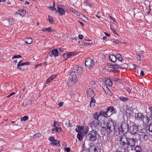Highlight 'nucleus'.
Listing matches in <instances>:
<instances>
[{
  "label": "nucleus",
  "instance_id": "obj_1",
  "mask_svg": "<svg viewBox=\"0 0 152 152\" xmlns=\"http://www.w3.org/2000/svg\"><path fill=\"white\" fill-rule=\"evenodd\" d=\"M120 145L123 147L125 152H129L130 148L131 150L134 148L135 143L137 141L136 138H128L125 134H124L120 137L119 140Z\"/></svg>",
  "mask_w": 152,
  "mask_h": 152
},
{
  "label": "nucleus",
  "instance_id": "obj_2",
  "mask_svg": "<svg viewBox=\"0 0 152 152\" xmlns=\"http://www.w3.org/2000/svg\"><path fill=\"white\" fill-rule=\"evenodd\" d=\"M104 125L103 128H107V132L109 133H112L114 129L115 126L113 122L111 120H109L107 123H103Z\"/></svg>",
  "mask_w": 152,
  "mask_h": 152
},
{
  "label": "nucleus",
  "instance_id": "obj_3",
  "mask_svg": "<svg viewBox=\"0 0 152 152\" xmlns=\"http://www.w3.org/2000/svg\"><path fill=\"white\" fill-rule=\"evenodd\" d=\"M70 75L71 78L67 80V84L69 86L73 85L77 81V77L75 71L71 72Z\"/></svg>",
  "mask_w": 152,
  "mask_h": 152
},
{
  "label": "nucleus",
  "instance_id": "obj_4",
  "mask_svg": "<svg viewBox=\"0 0 152 152\" xmlns=\"http://www.w3.org/2000/svg\"><path fill=\"white\" fill-rule=\"evenodd\" d=\"M97 134L96 131L94 130L90 131L88 135L89 140L92 141L96 140L97 138Z\"/></svg>",
  "mask_w": 152,
  "mask_h": 152
},
{
  "label": "nucleus",
  "instance_id": "obj_5",
  "mask_svg": "<svg viewBox=\"0 0 152 152\" xmlns=\"http://www.w3.org/2000/svg\"><path fill=\"white\" fill-rule=\"evenodd\" d=\"M93 60L90 58H86L85 61V65L88 68H91L94 64Z\"/></svg>",
  "mask_w": 152,
  "mask_h": 152
},
{
  "label": "nucleus",
  "instance_id": "obj_6",
  "mask_svg": "<svg viewBox=\"0 0 152 152\" xmlns=\"http://www.w3.org/2000/svg\"><path fill=\"white\" fill-rule=\"evenodd\" d=\"M139 135L140 136V138H143L145 140L146 137H147V132L146 130H142L139 132ZM146 139H147V137Z\"/></svg>",
  "mask_w": 152,
  "mask_h": 152
},
{
  "label": "nucleus",
  "instance_id": "obj_7",
  "mask_svg": "<svg viewBox=\"0 0 152 152\" xmlns=\"http://www.w3.org/2000/svg\"><path fill=\"white\" fill-rule=\"evenodd\" d=\"M138 126H130L129 130L130 133L132 134H135L138 131Z\"/></svg>",
  "mask_w": 152,
  "mask_h": 152
},
{
  "label": "nucleus",
  "instance_id": "obj_8",
  "mask_svg": "<svg viewBox=\"0 0 152 152\" xmlns=\"http://www.w3.org/2000/svg\"><path fill=\"white\" fill-rule=\"evenodd\" d=\"M121 128L123 132H126L129 130V125L126 123H124L121 126Z\"/></svg>",
  "mask_w": 152,
  "mask_h": 152
},
{
  "label": "nucleus",
  "instance_id": "obj_9",
  "mask_svg": "<svg viewBox=\"0 0 152 152\" xmlns=\"http://www.w3.org/2000/svg\"><path fill=\"white\" fill-rule=\"evenodd\" d=\"M100 122L99 120H94L91 123V126L92 129H94L96 127Z\"/></svg>",
  "mask_w": 152,
  "mask_h": 152
},
{
  "label": "nucleus",
  "instance_id": "obj_10",
  "mask_svg": "<svg viewBox=\"0 0 152 152\" xmlns=\"http://www.w3.org/2000/svg\"><path fill=\"white\" fill-rule=\"evenodd\" d=\"M87 96L91 98H93L95 95V94L94 91L91 88H89L87 90Z\"/></svg>",
  "mask_w": 152,
  "mask_h": 152
},
{
  "label": "nucleus",
  "instance_id": "obj_11",
  "mask_svg": "<svg viewBox=\"0 0 152 152\" xmlns=\"http://www.w3.org/2000/svg\"><path fill=\"white\" fill-rule=\"evenodd\" d=\"M57 77V75H52L50 76L46 80V83L48 84L52 82Z\"/></svg>",
  "mask_w": 152,
  "mask_h": 152
},
{
  "label": "nucleus",
  "instance_id": "obj_12",
  "mask_svg": "<svg viewBox=\"0 0 152 152\" xmlns=\"http://www.w3.org/2000/svg\"><path fill=\"white\" fill-rule=\"evenodd\" d=\"M144 115L143 114L141 113H138L137 114V117L136 118V119L139 121H142L144 118Z\"/></svg>",
  "mask_w": 152,
  "mask_h": 152
},
{
  "label": "nucleus",
  "instance_id": "obj_13",
  "mask_svg": "<svg viewBox=\"0 0 152 152\" xmlns=\"http://www.w3.org/2000/svg\"><path fill=\"white\" fill-rule=\"evenodd\" d=\"M125 65H126V66H124V67H121L120 65H118V64H114L113 65H112L111 66V67L112 68H114L115 69H118V68H121L122 69H125L126 68V64H125Z\"/></svg>",
  "mask_w": 152,
  "mask_h": 152
},
{
  "label": "nucleus",
  "instance_id": "obj_14",
  "mask_svg": "<svg viewBox=\"0 0 152 152\" xmlns=\"http://www.w3.org/2000/svg\"><path fill=\"white\" fill-rule=\"evenodd\" d=\"M57 12H59V15H62L65 13V11L60 7H58L57 8Z\"/></svg>",
  "mask_w": 152,
  "mask_h": 152
},
{
  "label": "nucleus",
  "instance_id": "obj_15",
  "mask_svg": "<svg viewBox=\"0 0 152 152\" xmlns=\"http://www.w3.org/2000/svg\"><path fill=\"white\" fill-rule=\"evenodd\" d=\"M74 69L77 71L78 73H81L83 72V70L81 67L76 66H74Z\"/></svg>",
  "mask_w": 152,
  "mask_h": 152
},
{
  "label": "nucleus",
  "instance_id": "obj_16",
  "mask_svg": "<svg viewBox=\"0 0 152 152\" xmlns=\"http://www.w3.org/2000/svg\"><path fill=\"white\" fill-rule=\"evenodd\" d=\"M100 117V114L98 112H96L93 115V119L96 120H99V118Z\"/></svg>",
  "mask_w": 152,
  "mask_h": 152
},
{
  "label": "nucleus",
  "instance_id": "obj_17",
  "mask_svg": "<svg viewBox=\"0 0 152 152\" xmlns=\"http://www.w3.org/2000/svg\"><path fill=\"white\" fill-rule=\"evenodd\" d=\"M109 58L110 60L113 62H115L116 61L115 56L113 55H110L109 56Z\"/></svg>",
  "mask_w": 152,
  "mask_h": 152
},
{
  "label": "nucleus",
  "instance_id": "obj_18",
  "mask_svg": "<svg viewBox=\"0 0 152 152\" xmlns=\"http://www.w3.org/2000/svg\"><path fill=\"white\" fill-rule=\"evenodd\" d=\"M24 41L26 43L31 44L33 42V39L31 38H27L24 39Z\"/></svg>",
  "mask_w": 152,
  "mask_h": 152
},
{
  "label": "nucleus",
  "instance_id": "obj_19",
  "mask_svg": "<svg viewBox=\"0 0 152 152\" xmlns=\"http://www.w3.org/2000/svg\"><path fill=\"white\" fill-rule=\"evenodd\" d=\"M132 112L131 108L128 106L126 107V114L130 115Z\"/></svg>",
  "mask_w": 152,
  "mask_h": 152
},
{
  "label": "nucleus",
  "instance_id": "obj_20",
  "mask_svg": "<svg viewBox=\"0 0 152 152\" xmlns=\"http://www.w3.org/2000/svg\"><path fill=\"white\" fill-rule=\"evenodd\" d=\"M58 51L57 49H55L53 50H52L51 53L55 57L57 56L58 55Z\"/></svg>",
  "mask_w": 152,
  "mask_h": 152
},
{
  "label": "nucleus",
  "instance_id": "obj_21",
  "mask_svg": "<svg viewBox=\"0 0 152 152\" xmlns=\"http://www.w3.org/2000/svg\"><path fill=\"white\" fill-rule=\"evenodd\" d=\"M77 128H76L75 129V131L77 132H81L83 129V127L82 126H77Z\"/></svg>",
  "mask_w": 152,
  "mask_h": 152
},
{
  "label": "nucleus",
  "instance_id": "obj_22",
  "mask_svg": "<svg viewBox=\"0 0 152 152\" xmlns=\"http://www.w3.org/2000/svg\"><path fill=\"white\" fill-rule=\"evenodd\" d=\"M42 31H47L48 32H52L54 31V30L51 28V27H49L47 28H45L44 29L42 30Z\"/></svg>",
  "mask_w": 152,
  "mask_h": 152
},
{
  "label": "nucleus",
  "instance_id": "obj_23",
  "mask_svg": "<svg viewBox=\"0 0 152 152\" xmlns=\"http://www.w3.org/2000/svg\"><path fill=\"white\" fill-rule=\"evenodd\" d=\"M77 137L78 139L81 141L82 140L83 137V134L81 132H78L77 135Z\"/></svg>",
  "mask_w": 152,
  "mask_h": 152
},
{
  "label": "nucleus",
  "instance_id": "obj_24",
  "mask_svg": "<svg viewBox=\"0 0 152 152\" xmlns=\"http://www.w3.org/2000/svg\"><path fill=\"white\" fill-rule=\"evenodd\" d=\"M23 61L22 60H20L18 63V69H19L20 70H24V69H22L21 68V67H20L21 66H23L22 65V64H23V63H22Z\"/></svg>",
  "mask_w": 152,
  "mask_h": 152
},
{
  "label": "nucleus",
  "instance_id": "obj_25",
  "mask_svg": "<svg viewBox=\"0 0 152 152\" xmlns=\"http://www.w3.org/2000/svg\"><path fill=\"white\" fill-rule=\"evenodd\" d=\"M51 144H53L56 146H59L60 145L59 141L57 140H55L52 142Z\"/></svg>",
  "mask_w": 152,
  "mask_h": 152
},
{
  "label": "nucleus",
  "instance_id": "obj_26",
  "mask_svg": "<svg viewBox=\"0 0 152 152\" xmlns=\"http://www.w3.org/2000/svg\"><path fill=\"white\" fill-rule=\"evenodd\" d=\"M114 110V108L113 107H109L107 109V113H110L112 112Z\"/></svg>",
  "mask_w": 152,
  "mask_h": 152
},
{
  "label": "nucleus",
  "instance_id": "obj_27",
  "mask_svg": "<svg viewBox=\"0 0 152 152\" xmlns=\"http://www.w3.org/2000/svg\"><path fill=\"white\" fill-rule=\"evenodd\" d=\"M134 148L136 152H141L142 149L140 146L138 145Z\"/></svg>",
  "mask_w": 152,
  "mask_h": 152
},
{
  "label": "nucleus",
  "instance_id": "obj_28",
  "mask_svg": "<svg viewBox=\"0 0 152 152\" xmlns=\"http://www.w3.org/2000/svg\"><path fill=\"white\" fill-rule=\"evenodd\" d=\"M116 58L118 59L120 61H122L123 60L122 57L121 55L120 54H117L115 56Z\"/></svg>",
  "mask_w": 152,
  "mask_h": 152
},
{
  "label": "nucleus",
  "instance_id": "obj_29",
  "mask_svg": "<svg viewBox=\"0 0 152 152\" xmlns=\"http://www.w3.org/2000/svg\"><path fill=\"white\" fill-rule=\"evenodd\" d=\"M113 132L115 134L119 133L120 132L119 129L117 127L115 126L114 127V129L113 130Z\"/></svg>",
  "mask_w": 152,
  "mask_h": 152
},
{
  "label": "nucleus",
  "instance_id": "obj_30",
  "mask_svg": "<svg viewBox=\"0 0 152 152\" xmlns=\"http://www.w3.org/2000/svg\"><path fill=\"white\" fill-rule=\"evenodd\" d=\"M95 102V101L94 99L93 98H91V100L90 103V106L91 107L94 106Z\"/></svg>",
  "mask_w": 152,
  "mask_h": 152
},
{
  "label": "nucleus",
  "instance_id": "obj_31",
  "mask_svg": "<svg viewBox=\"0 0 152 152\" xmlns=\"http://www.w3.org/2000/svg\"><path fill=\"white\" fill-rule=\"evenodd\" d=\"M42 136V134L40 133H37L35 134L33 137L34 139L38 138Z\"/></svg>",
  "mask_w": 152,
  "mask_h": 152
},
{
  "label": "nucleus",
  "instance_id": "obj_32",
  "mask_svg": "<svg viewBox=\"0 0 152 152\" xmlns=\"http://www.w3.org/2000/svg\"><path fill=\"white\" fill-rule=\"evenodd\" d=\"M119 99L121 100L123 102H125L128 100L129 99L128 98L125 97H123L121 96L119 98Z\"/></svg>",
  "mask_w": 152,
  "mask_h": 152
},
{
  "label": "nucleus",
  "instance_id": "obj_33",
  "mask_svg": "<svg viewBox=\"0 0 152 152\" xmlns=\"http://www.w3.org/2000/svg\"><path fill=\"white\" fill-rule=\"evenodd\" d=\"M72 11L73 13L77 16H80L81 14L80 12H78L77 11L74 9H72Z\"/></svg>",
  "mask_w": 152,
  "mask_h": 152
},
{
  "label": "nucleus",
  "instance_id": "obj_34",
  "mask_svg": "<svg viewBox=\"0 0 152 152\" xmlns=\"http://www.w3.org/2000/svg\"><path fill=\"white\" fill-rule=\"evenodd\" d=\"M28 117L27 116H25L23 117H21L20 118V120L21 121H25L28 120Z\"/></svg>",
  "mask_w": 152,
  "mask_h": 152
},
{
  "label": "nucleus",
  "instance_id": "obj_35",
  "mask_svg": "<svg viewBox=\"0 0 152 152\" xmlns=\"http://www.w3.org/2000/svg\"><path fill=\"white\" fill-rule=\"evenodd\" d=\"M95 82L94 81H91L90 83V85H91V87H94L95 86Z\"/></svg>",
  "mask_w": 152,
  "mask_h": 152
},
{
  "label": "nucleus",
  "instance_id": "obj_36",
  "mask_svg": "<svg viewBox=\"0 0 152 152\" xmlns=\"http://www.w3.org/2000/svg\"><path fill=\"white\" fill-rule=\"evenodd\" d=\"M48 18L49 23H50L52 24L53 23V21L52 17L51 16H50V15H48Z\"/></svg>",
  "mask_w": 152,
  "mask_h": 152
},
{
  "label": "nucleus",
  "instance_id": "obj_37",
  "mask_svg": "<svg viewBox=\"0 0 152 152\" xmlns=\"http://www.w3.org/2000/svg\"><path fill=\"white\" fill-rule=\"evenodd\" d=\"M148 130L149 132H152V123L148 125Z\"/></svg>",
  "mask_w": 152,
  "mask_h": 152
},
{
  "label": "nucleus",
  "instance_id": "obj_38",
  "mask_svg": "<svg viewBox=\"0 0 152 152\" xmlns=\"http://www.w3.org/2000/svg\"><path fill=\"white\" fill-rule=\"evenodd\" d=\"M68 57H70L69 56H73L75 55V54L74 53V52H70L68 53L67 55Z\"/></svg>",
  "mask_w": 152,
  "mask_h": 152
},
{
  "label": "nucleus",
  "instance_id": "obj_39",
  "mask_svg": "<svg viewBox=\"0 0 152 152\" xmlns=\"http://www.w3.org/2000/svg\"><path fill=\"white\" fill-rule=\"evenodd\" d=\"M82 44L85 46L91 45L93 44V43H87L84 42H82Z\"/></svg>",
  "mask_w": 152,
  "mask_h": 152
},
{
  "label": "nucleus",
  "instance_id": "obj_40",
  "mask_svg": "<svg viewBox=\"0 0 152 152\" xmlns=\"http://www.w3.org/2000/svg\"><path fill=\"white\" fill-rule=\"evenodd\" d=\"M21 13L20 15L22 16H23L25 14L26 11L23 9H22L21 10Z\"/></svg>",
  "mask_w": 152,
  "mask_h": 152
},
{
  "label": "nucleus",
  "instance_id": "obj_41",
  "mask_svg": "<svg viewBox=\"0 0 152 152\" xmlns=\"http://www.w3.org/2000/svg\"><path fill=\"white\" fill-rule=\"evenodd\" d=\"M142 58V55L140 54H139L138 55V57H137V59L138 61H140L141 60Z\"/></svg>",
  "mask_w": 152,
  "mask_h": 152
},
{
  "label": "nucleus",
  "instance_id": "obj_42",
  "mask_svg": "<svg viewBox=\"0 0 152 152\" xmlns=\"http://www.w3.org/2000/svg\"><path fill=\"white\" fill-rule=\"evenodd\" d=\"M48 8L50 10H52V11H55L56 10V9L54 7H51L50 6L49 7H48Z\"/></svg>",
  "mask_w": 152,
  "mask_h": 152
},
{
  "label": "nucleus",
  "instance_id": "obj_43",
  "mask_svg": "<svg viewBox=\"0 0 152 152\" xmlns=\"http://www.w3.org/2000/svg\"><path fill=\"white\" fill-rule=\"evenodd\" d=\"M22 56L20 55H15L12 57V59H14L15 58H21Z\"/></svg>",
  "mask_w": 152,
  "mask_h": 152
},
{
  "label": "nucleus",
  "instance_id": "obj_44",
  "mask_svg": "<svg viewBox=\"0 0 152 152\" xmlns=\"http://www.w3.org/2000/svg\"><path fill=\"white\" fill-rule=\"evenodd\" d=\"M8 21H9L10 24H12L13 23V21L12 19H9Z\"/></svg>",
  "mask_w": 152,
  "mask_h": 152
},
{
  "label": "nucleus",
  "instance_id": "obj_45",
  "mask_svg": "<svg viewBox=\"0 0 152 152\" xmlns=\"http://www.w3.org/2000/svg\"><path fill=\"white\" fill-rule=\"evenodd\" d=\"M48 140L51 141L52 142H53L54 140H55L54 138L53 137H49Z\"/></svg>",
  "mask_w": 152,
  "mask_h": 152
},
{
  "label": "nucleus",
  "instance_id": "obj_46",
  "mask_svg": "<svg viewBox=\"0 0 152 152\" xmlns=\"http://www.w3.org/2000/svg\"><path fill=\"white\" fill-rule=\"evenodd\" d=\"M61 129L60 128H56V131L57 132H61Z\"/></svg>",
  "mask_w": 152,
  "mask_h": 152
},
{
  "label": "nucleus",
  "instance_id": "obj_47",
  "mask_svg": "<svg viewBox=\"0 0 152 152\" xmlns=\"http://www.w3.org/2000/svg\"><path fill=\"white\" fill-rule=\"evenodd\" d=\"M30 63L29 62H24L23 63V64H22V65L23 66L25 65H28Z\"/></svg>",
  "mask_w": 152,
  "mask_h": 152
},
{
  "label": "nucleus",
  "instance_id": "obj_48",
  "mask_svg": "<svg viewBox=\"0 0 152 152\" xmlns=\"http://www.w3.org/2000/svg\"><path fill=\"white\" fill-rule=\"evenodd\" d=\"M109 82L108 83V84L110 86H112L113 85V82L112 81H110V80H109Z\"/></svg>",
  "mask_w": 152,
  "mask_h": 152
},
{
  "label": "nucleus",
  "instance_id": "obj_49",
  "mask_svg": "<svg viewBox=\"0 0 152 152\" xmlns=\"http://www.w3.org/2000/svg\"><path fill=\"white\" fill-rule=\"evenodd\" d=\"M15 94V92H12V93H11L9 95H8L7 96V97L8 98H9L10 96H11L13 95L14 94Z\"/></svg>",
  "mask_w": 152,
  "mask_h": 152
},
{
  "label": "nucleus",
  "instance_id": "obj_50",
  "mask_svg": "<svg viewBox=\"0 0 152 152\" xmlns=\"http://www.w3.org/2000/svg\"><path fill=\"white\" fill-rule=\"evenodd\" d=\"M105 113L104 111H101L100 112V115H102V116H104V115L105 114Z\"/></svg>",
  "mask_w": 152,
  "mask_h": 152
},
{
  "label": "nucleus",
  "instance_id": "obj_51",
  "mask_svg": "<svg viewBox=\"0 0 152 152\" xmlns=\"http://www.w3.org/2000/svg\"><path fill=\"white\" fill-rule=\"evenodd\" d=\"M113 42L116 44H118L121 42L119 40L117 39L113 41Z\"/></svg>",
  "mask_w": 152,
  "mask_h": 152
},
{
  "label": "nucleus",
  "instance_id": "obj_52",
  "mask_svg": "<svg viewBox=\"0 0 152 152\" xmlns=\"http://www.w3.org/2000/svg\"><path fill=\"white\" fill-rule=\"evenodd\" d=\"M86 6H88L90 7L91 6V4H90V3H89V2L86 1Z\"/></svg>",
  "mask_w": 152,
  "mask_h": 152
},
{
  "label": "nucleus",
  "instance_id": "obj_53",
  "mask_svg": "<svg viewBox=\"0 0 152 152\" xmlns=\"http://www.w3.org/2000/svg\"><path fill=\"white\" fill-rule=\"evenodd\" d=\"M63 102H60L58 103V106L60 107H61L63 105Z\"/></svg>",
  "mask_w": 152,
  "mask_h": 152
},
{
  "label": "nucleus",
  "instance_id": "obj_54",
  "mask_svg": "<svg viewBox=\"0 0 152 152\" xmlns=\"http://www.w3.org/2000/svg\"><path fill=\"white\" fill-rule=\"evenodd\" d=\"M65 150L67 152H69L70 151V149L69 148H65Z\"/></svg>",
  "mask_w": 152,
  "mask_h": 152
},
{
  "label": "nucleus",
  "instance_id": "obj_55",
  "mask_svg": "<svg viewBox=\"0 0 152 152\" xmlns=\"http://www.w3.org/2000/svg\"><path fill=\"white\" fill-rule=\"evenodd\" d=\"M78 37L80 39H82L83 38V36L81 34H79L78 35Z\"/></svg>",
  "mask_w": 152,
  "mask_h": 152
},
{
  "label": "nucleus",
  "instance_id": "obj_56",
  "mask_svg": "<svg viewBox=\"0 0 152 152\" xmlns=\"http://www.w3.org/2000/svg\"><path fill=\"white\" fill-rule=\"evenodd\" d=\"M109 113H107V111L106 113H105V114L104 115V116L105 117H107V116H108V114Z\"/></svg>",
  "mask_w": 152,
  "mask_h": 152
},
{
  "label": "nucleus",
  "instance_id": "obj_57",
  "mask_svg": "<svg viewBox=\"0 0 152 152\" xmlns=\"http://www.w3.org/2000/svg\"><path fill=\"white\" fill-rule=\"evenodd\" d=\"M140 75L141 76H143L144 75V72L143 71H142L141 72V73H140Z\"/></svg>",
  "mask_w": 152,
  "mask_h": 152
},
{
  "label": "nucleus",
  "instance_id": "obj_58",
  "mask_svg": "<svg viewBox=\"0 0 152 152\" xmlns=\"http://www.w3.org/2000/svg\"><path fill=\"white\" fill-rule=\"evenodd\" d=\"M126 90L129 93H130L131 92V90L129 88L127 87L126 88Z\"/></svg>",
  "mask_w": 152,
  "mask_h": 152
},
{
  "label": "nucleus",
  "instance_id": "obj_59",
  "mask_svg": "<svg viewBox=\"0 0 152 152\" xmlns=\"http://www.w3.org/2000/svg\"><path fill=\"white\" fill-rule=\"evenodd\" d=\"M42 64H38L36 65L35 66V68H36L37 67L39 66H41Z\"/></svg>",
  "mask_w": 152,
  "mask_h": 152
},
{
  "label": "nucleus",
  "instance_id": "obj_60",
  "mask_svg": "<svg viewBox=\"0 0 152 152\" xmlns=\"http://www.w3.org/2000/svg\"><path fill=\"white\" fill-rule=\"evenodd\" d=\"M56 124H57V122L56 121H54L53 125L55 127H56Z\"/></svg>",
  "mask_w": 152,
  "mask_h": 152
},
{
  "label": "nucleus",
  "instance_id": "obj_61",
  "mask_svg": "<svg viewBox=\"0 0 152 152\" xmlns=\"http://www.w3.org/2000/svg\"><path fill=\"white\" fill-rule=\"evenodd\" d=\"M21 13V11H17L16 12V14H20Z\"/></svg>",
  "mask_w": 152,
  "mask_h": 152
},
{
  "label": "nucleus",
  "instance_id": "obj_62",
  "mask_svg": "<svg viewBox=\"0 0 152 152\" xmlns=\"http://www.w3.org/2000/svg\"><path fill=\"white\" fill-rule=\"evenodd\" d=\"M111 29L113 33H115L116 34L118 35V34L116 33V31L113 29L111 28Z\"/></svg>",
  "mask_w": 152,
  "mask_h": 152
},
{
  "label": "nucleus",
  "instance_id": "obj_63",
  "mask_svg": "<svg viewBox=\"0 0 152 152\" xmlns=\"http://www.w3.org/2000/svg\"><path fill=\"white\" fill-rule=\"evenodd\" d=\"M109 17L111 19L113 20V21H115V19L114 18H113V17H112L111 16H109Z\"/></svg>",
  "mask_w": 152,
  "mask_h": 152
},
{
  "label": "nucleus",
  "instance_id": "obj_64",
  "mask_svg": "<svg viewBox=\"0 0 152 152\" xmlns=\"http://www.w3.org/2000/svg\"><path fill=\"white\" fill-rule=\"evenodd\" d=\"M104 33L107 36H110V34H108V33Z\"/></svg>",
  "mask_w": 152,
  "mask_h": 152
}]
</instances>
